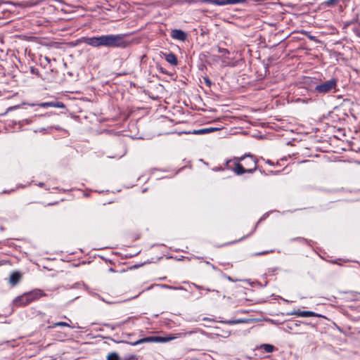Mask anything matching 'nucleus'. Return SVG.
<instances>
[{
    "label": "nucleus",
    "instance_id": "1",
    "mask_svg": "<svg viewBox=\"0 0 360 360\" xmlns=\"http://www.w3.org/2000/svg\"><path fill=\"white\" fill-rule=\"evenodd\" d=\"M83 41L94 48L125 49L130 46L131 41L126 34H110L98 37H84Z\"/></svg>",
    "mask_w": 360,
    "mask_h": 360
},
{
    "label": "nucleus",
    "instance_id": "2",
    "mask_svg": "<svg viewBox=\"0 0 360 360\" xmlns=\"http://www.w3.org/2000/svg\"><path fill=\"white\" fill-rule=\"evenodd\" d=\"M226 166L237 175L246 172L252 174L257 169V159L251 153H246L241 157L234 158L233 160L226 161Z\"/></svg>",
    "mask_w": 360,
    "mask_h": 360
},
{
    "label": "nucleus",
    "instance_id": "3",
    "mask_svg": "<svg viewBox=\"0 0 360 360\" xmlns=\"http://www.w3.org/2000/svg\"><path fill=\"white\" fill-rule=\"evenodd\" d=\"M338 79L333 77L327 81L319 82V84L316 86V89H313V93L317 96H324L328 94L335 93L338 91Z\"/></svg>",
    "mask_w": 360,
    "mask_h": 360
},
{
    "label": "nucleus",
    "instance_id": "4",
    "mask_svg": "<svg viewBox=\"0 0 360 360\" xmlns=\"http://www.w3.org/2000/svg\"><path fill=\"white\" fill-rule=\"evenodd\" d=\"M45 295L46 294L44 293L42 290L36 289L15 297L13 300V304L15 307L26 306Z\"/></svg>",
    "mask_w": 360,
    "mask_h": 360
},
{
    "label": "nucleus",
    "instance_id": "5",
    "mask_svg": "<svg viewBox=\"0 0 360 360\" xmlns=\"http://www.w3.org/2000/svg\"><path fill=\"white\" fill-rule=\"evenodd\" d=\"M174 338H175L172 337V336H169V337L150 336V337L141 338V339H139L135 342H127V343L130 344L131 345H137L139 344L148 343V342H167L174 340Z\"/></svg>",
    "mask_w": 360,
    "mask_h": 360
},
{
    "label": "nucleus",
    "instance_id": "6",
    "mask_svg": "<svg viewBox=\"0 0 360 360\" xmlns=\"http://www.w3.org/2000/svg\"><path fill=\"white\" fill-rule=\"evenodd\" d=\"M321 79L316 77H307L304 84L313 92V89H316V86L319 84Z\"/></svg>",
    "mask_w": 360,
    "mask_h": 360
},
{
    "label": "nucleus",
    "instance_id": "7",
    "mask_svg": "<svg viewBox=\"0 0 360 360\" xmlns=\"http://www.w3.org/2000/svg\"><path fill=\"white\" fill-rule=\"evenodd\" d=\"M37 105L41 108H65V105L63 102L60 101H51V102H43L37 104Z\"/></svg>",
    "mask_w": 360,
    "mask_h": 360
},
{
    "label": "nucleus",
    "instance_id": "8",
    "mask_svg": "<svg viewBox=\"0 0 360 360\" xmlns=\"http://www.w3.org/2000/svg\"><path fill=\"white\" fill-rule=\"evenodd\" d=\"M290 314V315H297V316H300V317H313V316L319 317V316H320V315L316 314L314 311H301L300 309H298L297 311H293Z\"/></svg>",
    "mask_w": 360,
    "mask_h": 360
},
{
    "label": "nucleus",
    "instance_id": "9",
    "mask_svg": "<svg viewBox=\"0 0 360 360\" xmlns=\"http://www.w3.org/2000/svg\"><path fill=\"white\" fill-rule=\"evenodd\" d=\"M171 37L174 39L184 41L186 39L187 35L181 30H173L171 32Z\"/></svg>",
    "mask_w": 360,
    "mask_h": 360
},
{
    "label": "nucleus",
    "instance_id": "10",
    "mask_svg": "<svg viewBox=\"0 0 360 360\" xmlns=\"http://www.w3.org/2000/svg\"><path fill=\"white\" fill-rule=\"evenodd\" d=\"M22 278V274L18 271L11 273L9 278V283L11 285H17Z\"/></svg>",
    "mask_w": 360,
    "mask_h": 360
},
{
    "label": "nucleus",
    "instance_id": "11",
    "mask_svg": "<svg viewBox=\"0 0 360 360\" xmlns=\"http://www.w3.org/2000/svg\"><path fill=\"white\" fill-rule=\"evenodd\" d=\"M202 4H213L218 6L229 5L228 0H199Z\"/></svg>",
    "mask_w": 360,
    "mask_h": 360
},
{
    "label": "nucleus",
    "instance_id": "12",
    "mask_svg": "<svg viewBox=\"0 0 360 360\" xmlns=\"http://www.w3.org/2000/svg\"><path fill=\"white\" fill-rule=\"evenodd\" d=\"M216 130H217V129L214 128V127L203 128V129H198V130H193L191 132V134L200 135V134H209V133L213 132Z\"/></svg>",
    "mask_w": 360,
    "mask_h": 360
},
{
    "label": "nucleus",
    "instance_id": "13",
    "mask_svg": "<svg viewBox=\"0 0 360 360\" xmlns=\"http://www.w3.org/2000/svg\"><path fill=\"white\" fill-rule=\"evenodd\" d=\"M165 60L167 63L172 65H176L178 64L177 58L173 53H169L166 54Z\"/></svg>",
    "mask_w": 360,
    "mask_h": 360
},
{
    "label": "nucleus",
    "instance_id": "14",
    "mask_svg": "<svg viewBox=\"0 0 360 360\" xmlns=\"http://www.w3.org/2000/svg\"><path fill=\"white\" fill-rule=\"evenodd\" d=\"M261 348L264 349V350L267 353L272 352L275 349V347L270 344H263L261 345Z\"/></svg>",
    "mask_w": 360,
    "mask_h": 360
},
{
    "label": "nucleus",
    "instance_id": "15",
    "mask_svg": "<svg viewBox=\"0 0 360 360\" xmlns=\"http://www.w3.org/2000/svg\"><path fill=\"white\" fill-rule=\"evenodd\" d=\"M340 0H326L324 2L325 6L328 7H333L337 5Z\"/></svg>",
    "mask_w": 360,
    "mask_h": 360
},
{
    "label": "nucleus",
    "instance_id": "16",
    "mask_svg": "<svg viewBox=\"0 0 360 360\" xmlns=\"http://www.w3.org/2000/svg\"><path fill=\"white\" fill-rule=\"evenodd\" d=\"M108 360H120V356L116 352L110 353L107 356Z\"/></svg>",
    "mask_w": 360,
    "mask_h": 360
},
{
    "label": "nucleus",
    "instance_id": "17",
    "mask_svg": "<svg viewBox=\"0 0 360 360\" xmlns=\"http://www.w3.org/2000/svg\"><path fill=\"white\" fill-rule=\"evenodd\" d=\"M66 325H67L66 322L59 321V322H56V323H53V325L49 326V328H56L57 326H65Z\"/></svg>",
    "mask_w": 360,
    "mask_h": 360
},
{
    "label": "nucleus",
    "instance_id": "18",
    "mask_svg": "<svg viewBox=\"0 0 360 360\" xmlns=\"http://www.w3.org/2000/svg\"><path fill=\"white\" fill-rule=\"evenodd\" d=\"M274 250H266V251H263V252H255L252 255L253 256H259V255H266V254H268L269 252H273Z\"/></svg>",
    "mask_w": 360,
    "mask_h": 360
},
{
    "label": "nucleus",
    "instance_id": "19",
    "mask_svg": "<svg viewBox=\"0 0 360 360\" xmlns=\"http://www.w3.org/2000/svg\"><path fill=\"white\" fill-rule=\"evenodd\" d=\"M218 51L222 54H229L230 53L228 49L220 47L218 48Z\"/></svg>",
    "mask_w": 360,
    "mask_h": 360
},
{
    "label": "nucleus",
    "instance_id": "20",
    "mask_svg": "<svg viewBox=\"0 0 360 360\" xmlns=\"http://www.w3.org/2000/svg\"><path fill=\"white\" fill-rule=\"evenodd\" d=\"M204 81L207 86H211L212 83L208 77H204Z\"/></svg>",
    "mask_w": 360,
    "mask_h": 360
},
{
    "label": "nucleus",
    "instance_id": "21",
    "mask_svg": "<svg viewBox=\"0 0 360 360\" xmlns=\"http://www.w3.org/2000/svg\"><path fill=\"white\" fill-rule=\"evenodd\" d=\"M31 72L33 74L38 75L39 71L37 69H35L34 68H31Z\"/></svg>",
    "mask_w": 360,
    "mask_h": 360
},
{
    "label": "nucleus",
    "instance_id": "22",
    "mask_svg": "<svg viewBox=\"0 0 360 360\" xmlns=\"http://www.w3.org/2000/svg\"><path fill=\"white\" fill-rule=\"evenodd\" d=\"M298 326V323H292L290 324V326H288V328L290 329H293L294 326Z\"/></svg>",
    "mask_w": 360,
    "mask_h": 360
},
{
    "label": "nucleus",
    "instance_id": "23",
    "mask_svg": "<svg viewBox=\"0 0 360 360\" xmlns=\"http://www.w3.org/2000/svg\"><path fill=\"white\" fill-rule=\"evenodd\" d=\"M265 162L266 164H268L269 165H274V163L270 160H266Z\"/></svg>",
    "mask_w": 360,
    "mask_h": 360
},
{
    "label": "nucleus",
    "instance_id": "24",
    "mask_svg": "<svg viewBox=\"0 0 360 360\" xmlns=\"http://www.w3.org/2000/svg\"><path fill=\"white\" fill-rule=\"evenodd\" d=\"M188 2H190V3H200V4H202L200 1H199V0H190Z\"/></svg>",
    "mask_w": 360,
    "mask_h": 360
},
{
    "label": "nucleus",
    "instance_id": "25",
    "mask_svg": "<svg viewBox=\"0 0 360 360\" xmlns=\"http://www.w3.org/2000/svg\"><path fill=\"white\" fill-rule=\"evenodd\" d=\"M195 288H196L197 289H199V290L204 289V288H203L202 286H201V285H195Z\"/></svg>",
    "mask_w": 360,
    "mask_h": 360
},
{
    "label": "nucleus",
    "instance_id": "26",
    "mask_svg": "<svg viewBox=\"0 0 360 360\" xmlns=\"http://www.w3.org/2000/svg\"><path fill=\"white\" fill-rule=\"evenodd\" d=\"M130 359H133V360H136V359H137V357H136L135 355H131V356H130Z\"/></svg>",
    "mask_w": 360,
    "mask_h": 360
},
{
    "label": "nucleus",
    "instance_id": "27",
    "mask_svg": "<svg viewBox=\"0 0 360 360\" xmlns=\"http://www.w3.org/2000/svg\"><path fill=\"white\" fill-rule=\"evenodd\" d=\"M226 278L229 280V281H233V280L231 278V276H226Z\"/></svg>",
    "mask_w": 360,
    "mask_h": 360
},
{
    "label": "nucleus",
    "instance_id": "28",
    "mask_svg": "<svg viewBox=\"0 0 360 360\" xmlns=\"http://www.w3.org/2000/svg\"><path fill=\"white\" fill-rule=\"evenodd\" d=\"M65 327H69V328H73L74 327L73 326H71L69 323H67V325L65 326Z\"/></svg>",
    "mask_w": 360,
    "mask_h": 360
},
{
    "label": "nucleus",
    "instance_id": "29",
    "mask_svg": "<svg viewBox=\"0 0 360 360\" xmlns=\"http://www.w3.org/2000/svg\"><path fill=\"white\" fill-rule=\"evenodd\" d=\"M160 72H162V73H164V74H166V73H167V72H166V71H165V70H163V68H160Z\"/></svg>",
    "mask_w": 360,
    "mask_h": 360
},
{
    "label": "nucleus",
    "instance_id": "30",
    "mask_svg": "<svg viewBox=\"0 0 360 360\" xmlns=\"http://www.w3.org/2000/svg\"><path fill=\"white\" fill-rule=\"evenodd\" d=\"M65 319H67L68 321L71 322L70 319H68L66 316H64Z\"/></svg>",
    "mask_w": 360,
    "mask_h": 360
},
{
    "label": "nucleus",
    "instance_id": "31",
    "mask_svg": "<svg viewBox=\"0 0 360 360\" xmlns=\"http://www.w3.org/2000/svg\"><path fill=\"white\" fill-rule=\"evenodd\" d=\"M44 184L43 183H40L39 184V186H43Z\"/></svg>",
    "mask_w": 360,
    "mask_h": 360
},
{
    "label": "nucleus",
    "instance_id": "32",
    "mask_svg": "<svg viewBox=\"0 0 360 360\" xmlns=\"http://www.w3.org/2000/svg\"><path fill=\"white\" fill-rule=\"evenodd\" d=\"M4 193H10V191H4Z\"/></svg>",
    "mask_w": 360,
    "mask_h": 360
},
{
    "label": "nucleus",
    "instance_id": "33",
    "mask_svg": "<svg viewBox=\"0 0 360 360\" xmlns=\"http://www.w3.org/2000/svg\"><path fill=\"white\" fill-rule=\"evenodd\" d=\"M240 322H242V321L240 320L236 321V323H240Z\"/></svg>",
    "mask_w": 360,
    "mask_h": 360
},
{
    "label": "nucleus",
    "instance_id": "34",
    "mask_svg": "<svg viewBox=\"0 0 360 360\" xmlns=\"http://www.w3.org/2000/svg\"><path fill=\"white\" fill-rule=\"evenodd\" d=\"M1 18V16L0 15V18Z\"/></svg>",
    "mask_w": 360,
    "mask_h": 360
}]
</instances>
